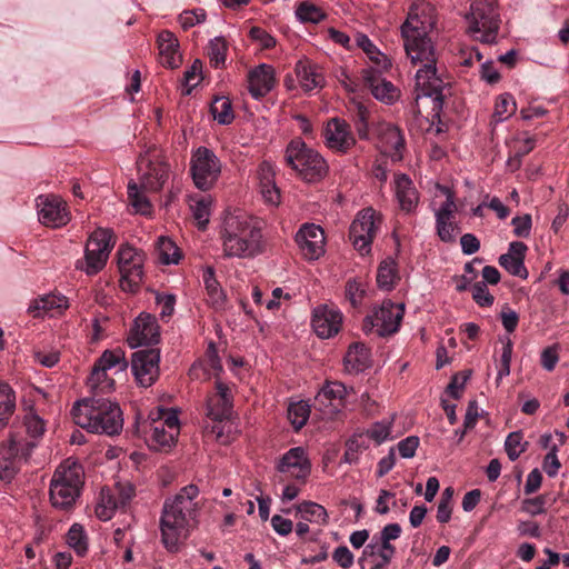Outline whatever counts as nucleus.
<instances>
[{
  "mask_svg": "<svg viewBox=\"0 0 569 569\" xmlns=\"http://www.w3.org/2000/svg\"><path fill=\"white\" fill-rule=\"evenodd\" d=\"M469 31L483 43L490 44L496 41L500 18L497 2H471L470 13L467 16Z\"/></svg>",
  "mask_w": 569,
  "mask_h": 569,
  "instance_id": "6e6552de",
  "label": "nucleus"
},
{
  "mask_svg": "<svg viewBox=\"0 0 569 569\" xmlns=\"http://www.w3.org/2000/svg\"><path fill=\"white\" fill-rule=\"evenodd\" d=\"M332 559L342 569H349L353 565V553L348 549L347 546H339L332 552Z\"/></svg>",
  "mask_w": 569,
  "mask_h": 569,
  "instance_id": "774afa93",
  "label": "nucleus"
},
{
  "mask_svg": "<svg viewBox=\"0 0 569 569\" xmlns=\"http://www.w3.org/2000/svg\"><path fill=\"white\" fill-rule=\"evenodd\" d=\"M277 470L305 483L311 472V462L302 447H293L279 459Z\"/></svg>",
  "mask_w": 569,
  "mask_h": 569,
  "instance_id": "dca6fc26",
  "label": "nucleus"
},
{
  "mask_svg": "<svg viewBox=\"0 0 569 569\" xmlns=\"http://www.w3.org/2000/svg\"><path fill=\"white\" fill-rule=\"evenodd\" d=\"M68 308L67 298L63 296L48 295L40 297L31 302L29 306V313L32 317H40L41 313H51L54 316L56 313H60L62 310Z\"/></svg>",
  "mask_w": 569,
  "mask_h": 569,
  "instance_id": "2f4dec72",
  "label": "nucleus"
},
{
  "mask_svg": "<svg viewBox=\"0 0 569 569\" xmlns=\"http://www.w3.org/2000/svg\"><path fill=\"white\" fill-rule=\"evenodd\" d=\"M24 426L27 428V432L32 438L41 437L46 430V423L43 419L32 410L24 416Z\"/></svg>",
  "mask_w": 569,
  "mask_h": 569,
  "instance_id": "6e6d98bb",
  "label": "nucleus"
},
{
  "mask_svg": "<svg viewBox=\"0 0 569 569\" xmlns=\"http://www.w3.org/2000/svg\"><path fill=\"white\" fill-rule=\"evenodd\" d=\"M296 16L303 23H318L326 18L323 10L313 2H300Z\"/></svg>",
  "mask_w": 569,
  "mask_h": 569,
  "instance_id": "a18cd8bd",
  "label": "nucleus"
},
{
  "mask_svg": "<svg viewBox=\"0 0 569 569\" xmlns=\"http://www.w3.org/2000/svg\"><path fill=\"white\" fill-rule=\"evenodd\" d=\"M67 543L80 557H83L88 551V537L83 527L79 523H73L67 533Z\"/></svg>",
  "mask_w": 569,
  "mask_h": 569,
  "instance_id": "a19ab883",
  "label": "nucleus"
},
{
  "mask_svg": "<svg viewBox=\"0 0 569 569\" xmlns=\"http://www.w3.org/2000/svg\"><path fill=\"white\" fill-rule=\"evenodd\" d=\"M399 279L395 259L387 258L379 264L377 271V283L380 289L388 291L392 290Z\"/></svg>",
  "mask_w": 569,
  "mask_h": 569,
  "instance_id": "c9c22d12",
  "label": "nucleus"
},
{
  "mask_svg": "<svg viewBox=\"0 0 569 569\" xmlns=\"http://www.w3.org/2000/svg\"><path fill=\"white\" fill-rule=\"evenodd\" d=\"M208 56L210 58V62L214 68H218L220 64L224 63L226 60V44L220 39H214L210 42Z\"/></svg>",
  "mask_w": 569,
  "mask_h": 569,
  "instance_id": "680f3d73",
  "label": "nucleus"
},
{
  "mask_svg": "<svg viewBox=\"0 0 569 569\" xmlns=\"http://www.w3.org/2000/svg\"><path fill=\"white\" fill-rule=\"evenodd\" d=\"M368 447L362 435H355L346 442V451L342 460L347 463H356L358 461V455L368 449Z\"/></svg>",
  "mask_w": 569,
  "mask_h": 569,
  "instance_id": "49530a36",
  "label": "nucleus"
},
{
  "mask_svg": "<svg viewBox=\"0 0 569 569\" xmlns=\"http://www.w3.org/2000/svg\"><path fill=\"white\" fill-rule=\"evenodd\" d=\"M301 518L306 521H316L326 523L328 519L327 510L319 503L313 501H303L296 507Z\"/></svg>",
  "mask_w": 569,
  "mask_h": 569,
  "instance_id": "79ce46f5",
  "label": "nucleus"
},
{
  "mask_svg": "<svg viewBox=\"0 0 569 569\" xmlns=\"http://www.w3.org/2000/svg\"><path fill=\"white\" fill-rule=\"evenodd\" d=\"M309 416L310 406L306 401L293 402L288 407V419L296 431L307 423Z\"/></svg>",
  "mask_w": 569,
  "mask_h": 569,
  "instance_id": "37998d69",
  "label": "nucleus"
},
{
  "mask_svg": "<svg viewBox=\"0 0 569 569\" xmlns=\"http://www.w3.org/2000/svg\"><path fill=\"white\" fill-rule=\"evenodd\" d=\"M160 341V327L157 318L147 312H142L136 319L130 330L128 342L131 347L153 346Z\"/></svg>",
  "mask_w": 569,
  "mask_h": 569,
  "instance_id": "f3484780",
  "label": "nucleus"
},
{
  "mask_svg": "<svg viewBox=\"0 0 569 569\" xmlns=\"http://www.w3.org/2000/svg\"><path fill=\"white\" fill-rule=\"evenodd\" d=\"M295 72L305 92L321 89L326 84L322 68L308 59L299 60L296 63Z\"/></svg>",
  "mask_w": 569,
  "mask_h": 569,
  "instance_id": "a878e982",
  "label": "nucleus"
},
{
  "mask_svg": "<svg viewBox=\"0 0 569 569\" xmlns=\"http://www.w3.org/2000/svg\"><path fill=\"white\" fill-rule=\"evenodd\" d=\"M436 24V7L432 2H412L408 18L401 26V34L408 58L413 64H421L416 73L417 101L431 98L432 111L439 113L449 91V82L439 73L436 50L429 37Z\"/></svg>",
  "mask_w": 569,
  "mask_h": 569,
  "instance_id": "f257e3e1",
  "label": "nucleus"
},
{
  "mask_svg": "<svg viewBox=\"0 0 569 569\" xmlns=\"http://www.w3.org/2000/svg\"><path fill=\"white\" fill-rule=\"evenodd\" d=\"M348 395L347 387L339 381H327L315 398V408L333 413L345 406Z\"/></svg>",
  "mask_w": 569,
  "mask_h": 569,
  "instance_id": "4be33fe9",
  "label": "nucleus"
},
{
  "mask_svg": "<svg viewBox=\"0 0 569 569\" xmlns=\"http://www.w3.org/2000/svg\"><path fill=\"white\" fill-rule=\"evenodd\" d=\"M140 186L143 190L159 191L168 178V166L162 160L141 156L138 161Z\"/></svg>",
  "mask_w": 569,
  "mask_h": 569,
  "instance_id": "2eb2a0df",
  "label": "nucleus"
},
{
  "mask_svg": "<svg viewBox=\"0 0 569 569\" xmlns=\"http://www.w3.org/2000/svg\"><path fill=\"white\" fill-rule=\"evenodd\" d=\"M380 140L385 152L393 160L400 161L405 150L406 141L399 128L392 124H386L380 132Z\"/></svg>",
  "mask_w": 569,
  "mask_h": 569,
  "instance_id": "c756f323",
  "label": "nucleus"
},
{
  "mask_svg": "<svg viewBox=\"0 0 569 569\" xmlns=\"http://www.w3.org/2000/svg\"><path fill=\"white\" fill-rule=\"evenodd\" d=\"M512 349H513V345H512L511 340L508 339L507 342L503 343L502 352H501V356L499 359L498 379L509 376V373H510V362H511Z\"/></svg>",
  "mask_w": 569,
  "mask_h": 569,
  "instance_id": "e2e57ef3",
  "label": "nucleus"
},
{
  "mask_svg": "<svg viewBox=\"0 0 569 569\" xmlns=\"http://www.w3.org/2000/svg\"><path fill=\"white\" fill-rule=\"evenodd\" d=\"M203 283L211 303L216 308H221L224 303V293L216 279L214 270L210 267L203 272Z\"/></svg>",
  "mask_w": 569,
  "mask_h": 569,
  "instance_id": "4c0bfd02",
  "label": "nucleus"
},
{
  "mask_svg": "<svg viewBox=\"0 0 569 569\" xmlns=\"http://www.w3.org/2000/svg\"><path fill=\"white\" fill-rule=\"evenodd\" d=\"M210 112L220 124H230L234 119L232 103L226 97H216L210 106Z\"/></svg>",
  "mask_w": 569,
  "mask_h": 569,
  "instance_id": "58836bf2",
  "label": "nucleus"
},
{
  "mask_svg": "<svg viewBox=\"0 0 569 569\" xmlns=\"http://www.w3.org/2000/svg\"><path fill=\"white\" fill-rule=\"evenodd\" d=\"M366 295V288L362 282L357 279H350L346 283V297L352 305L358 307Z\"/></svg>",
  "mask_w": 569,
  "mask_h": 569,
  "instance_id": "864d4df0",
  "label": "nucleus"
},
{
  "mask_svg": "<svg viewBox=\"0 0 569 569\" xmlns=\"http://www.w3.org/2000/svg\"><path fill=\"white\" fill-rule=\"evenodd\" d=\"M369 116L370 112L367 107L358 103L353 116V123L359 138L362 140L369 139Z\"/></svg>",
  "mask_w": 569,
  "mask_h": 569,
  "instance_id": "8fccbe9b",
  "label": "nucleus"
},
{
  "mask_svg": "<svg viewBox=\"0 0 569 569\" xmlns=\"http://www.w3.org/2000/svg\"><path fill=\"white\" fill-rule=\"evenodd\" d=\"M94 366L108 371L114 367H118L120 370H124L128 367V363L124 359V352L121 349H114L106 350L94 362Z\"/></svg>",
  "mask_w": 569,
  "mask_h": 569,
  "instance_id": "c03bdc74",
  "label": "nucleus"
},
{
  "mask_svg": "<svg viewBox=\"0 0 569 569\" xmlns=\"http://www.w3.org/2000/svg\"><path fill=\"white\" fill-rule=\"evenodd\" d=\"M204 19L206 11L203 9L184 10L179 16V22L184 30L204 21Z\"/></svg>",
  "mask_w": 569,
  "mask_h": 569,
  "instance_id": "0e129e2a",
  "label": "nucleus"
},
{
  "mask_svg": "<svg viewBox=\"0 0 569 569\" xmlns=\"http://www.w3.org/2000/svg\"><path fill=\"white\" fill-rule=\"evenodd\" d=\"M511 224L513 226V233L516 237L528 238L532 226L531 216L526 213L523 216L515 217L511 220Z\"/></svg>",
  "mask_w": 569,
  "mask_h": 569,
  "instance_id": "69168bd1",
  "label": "nucleus"
},
{
  "mask_svg": "<svg viewBox=\"0 0 569 569\" xmlns=\"http://www.w3.org/2000/svg\"><path fill=\"white\" fill-rule=\"evenodd\" d=\"M203 369L214 377L223 370L214 342H210L203 358Z\"/></svg>",
  "mask_w": 569,
  "mask_h": 569,
  "instance_id": "3c124183",
  "label": "nucleus"
},
{
  "mask_svg": "<svg viewBox=\"0 0 569 569\" xmlns=\"http://www.w3.org/2000/svg\"><path fill=\"white\" fill-rule=\"evenodd\" d=\"M472 299L479 307L492 306L495 298L489 292L486 282H476L471 287Z\"/></svg>",
  "mask_w": 569,
  "mask_h": 569,
  "instance_id": "5fc2aeb1",
  "label": "nucleus"
},
{
  "mask_svg": "<svg viewBox=\"0 0 569 569\" xmlns=\"http://www.w3.org/2000/svg\"><path fill=\"white\" fill-rule=\"evenodd\" d=\"M221 239L227 257L251 258L266 249L261 222L240 210L224 217Z\"/></svg>",
  "mask_w": 569,
  "mask_h": 569,
  "instance_id": "7ed1b4c3",
  "label": "nucleus"
},
{
  "mask_svg": "<svg viewBox=\"0 0 569 569\" xmlns=\"http://www.w3.org/2000/svg\"><path fill=\"white\" fill-rule=\"evenodd\" d=\"M160 350L148 348L132 353L131 370L139 386L148 388L159 378Z\"/></svg>",
  "mask_w": 569,
  "mask_h": 569,
  "instance_id": "f8f14e48",
  "label": "nucleus"
},
{
  "mask_svg": "<svg viewBox=\"0 0 569 569\" xmlns=\"http://www.w3.org/2000/svg\"><path fill=\"white\" fill-rule=\"evenodd\" d=\"M248 90L252 98L260 100L276 86L274 69L266 63L251 69L248 72Z\"/></svg>",
  "mask_w": 569,
  "mask_h": 569,
  "instance_id": "b1692460",
  "label": "nucleus"
},
{
  "mask_svg": "<svg viewBox=\"0 0 569 569\" xmlns=\"http://www.w3.org/2000/svg\"><path fill=\"white\" fill-rule=\"evenodd\" d=\"M16 409V395L12 388L0 382V428L7 426Z\"/></svg>",
  "mask_w": 569,
  "mask_h": 569,
  "instance_id": "e433bc0d",
  "label": "nucleus"
},
{
  "mask_svg": "<svg viewBox=\"0 0 569 569\" xmlns=\"http://www.w3.org/2000/svg\"><path fill=\"white\" fill-rule=\"evenodd\" d=\"M222 170L221 160L213 150L198 147L190 157V174L194 186L201 191L211 190L218 182Z\"/></svg>",
  "mask_w": 569,
  "mask_h": 569,
  "instance_id": "0eeeda50",
  "label": "nucleus"
},
{
  "mask_svg": "<svg viewBox=\"0 0 569 569\" xmlns=\"http://www.w3.org/2000/svg\"><path fill=\"white\" fill-rule=\"evenodd\" d=\"M456 210L453 194L449 193L446 201L435 213L436 232L442 242H455L457 234L460 232L459 224L456 221Z\"/></svg>",
  "mask_w": 569,
  "mask_h": 569,
  "instance_id": "a211bd4d",
  "label": "nucleus"
},
{
  "mask_svg": "<svg viewBox=\"0 0 569 569\" xmlns=\"http://www.w3.org/2000/svg\"><path fill=\"white\" fill-rule=\"evenodd\" d=\"M140 428H142L148 446L153 450L168 451L177 441L178 436L163 428V425H157L154 419L151 423L144 421L141 426L138 425V433H140Z\"/></svg>",
  "mask_w": 569,
  "mask_h": 569,
  "instance_id": "393cba45",
  "label": "nucleus"
},
{
  "mask_svg": "<svg viewBox=\"0 0 569 569\" xmlns=\"http://www.w3.org/2000/svg\"><path fill=\"white\" fill-rule=\"evenodd\" d=\"M212 198L209 194H192L189 197V207L197 221L198 228L204 230L211 214Z\"/></svg>",
  "mask_w": 569,
  "mask_h": 569,
  "instance_id": "72a5a7b5",
  "label": "nucleus"
},
{
  "mask_svg": "<svg viewBox=\"0 0 569 569\" xmlns=\"http://www.w3.org/2000/svg\"><path fill=\"white\" fill-rule=\"evenodd\" d=\"M296 242L303 256L316 260L323 254L325 233L321 227L313 223L303 224L296 234Z\"/></svg>",
  "mask_w": 569,
  "mask_h": 569,
  "instance_id": "412c9836",
  "label": "nucleus"
},
{
  "mask_svg": "<svg viewBox=\"0 0 569 569\" xmlns=\"http://www.w3.org/2000/svg\"><path fill=\"white\" fill-rule=\"evenodd\" d=\"M39 221L49 228H61L70 221L67 203L58 196L41 194L36 199Z\"/></svg>",
  "mask_w": 569,
  "mask_h": 569,
  "instance_id": "ddd939ff",
  "label": "nucleus"
},
{
  "mask_svg": "<svg viewBox=\"0 0 569 569\" xmlns=\"http://www.w3.org/2000/svg\"><path fill=\"white\" fill-rule=\"evenodd\" d=\"M214 393L208 396L207 416L216 421H223L231 416L233 395L231 388L217 379Z\"/></svg>",
  "mask_w": 569,
  "mask_h": 569,
  "instance_id": "aec40b11",
  "label": "nucleus"
},
{
  "mask_svg": "<svg viewBox=\"0 0 569 569\" xmlns=\"http://www.w3.org/2000/svg\"><path fill=\"white\" fill-rule=\"evenodd\" d=\"M395 191L401 210L411 212L416 209L419 201L418 191L407 174L395 176Z\"/></svg>",
  "mask_w": 569,
  "mask_h": 569,
  "instance_id": "c85d7f7f",
  "label": "nucleus"
},
{
  "mask_svg": "<svg viewBox=\"0 0 569 569\" xmlns=\"http://www.w3.org/2000/svg\"><path fill=\"white\" fill-rule=\"evenodd\" d=\"M325 144L337 153H348L357 143L350 124L340 118H331L322 132Z\"/></svg>",
  "mask_w": 569,
  "mask_h": 569,
  "instance_id": "4468645a",
  "label": "nucleus"
},
{
  "mask_svg": "<svg viewBox=\"0 0 569 569\" xmlns=\"http://www.w3.org/2000/svg\"><path fill=\"white\" fill-rule=\"evenodd\" d=\"M286 164L308 183L321 181L329 171L325 158L313 148L307 146L301 138L292 139L284 150Z\"/></svg>",
  "mask_w": 569,
  "mask_h": 569,
  "instance_id": "423d86ee",
  "label": "nucleus"
},
{
  "mask_svg": "<svg viewBox=\"0 0 569 569\" xmlns=\"http://www.w3.org/2000/svg\"><path fill=\"white\" fill-rule=\"evenodd\" d=\"M403 313L402 305L386 300L372 315L365 318L362 329L366 333L376 331L379 337L393 335L400 327Z\"/></svg>",
  "mask_w": 569,
  "mask_h": 569,
  "instance_id": "9d476101",
  "label": "nucleus"
},
{
  "mask_svg": "<svg viewBox=\"0 0 569 569\" xmlns=\"http://www.w3.org/2000/svg\"><path fill=\"white\" fill-rule=\"evenodd\" d=\"M362 79L377 100L391 104L399 98V89L392 82L381 78V74L373 68L363 69Z\"/></svg>",
  "mask_w": 569,
  "mask_h": 569,
  "instance_id": "5701e85b",
  "label": "nucleus"
},
{
  "mask_svg": "<svg viewBox=\"0 0 569 569\" xmlns=\"http://www.w3.org/2000/svg\"><path fill=\"white\" fill-rule=\"evenodd\" d=\"M128 196L131 200L132 206L142 214H146L150 211L151 204L150 201L143 196L136 183H129L128 186Z\"/></svg>",
  "mask_w": 569,
  "mask_h": 569,
  "instance_id": "603ef678",
  "label": "nucleus"
},
{
  "mask_svg": "<svg viewBox=\"0 0 569 569\" xmlns=\"http://www.w3.org/2000/svg\"><path fill=\"white\" fill-rule=\"evenodd\" d=\"M199 489L188 485L173 497L164 500L160 517L161 542L170 552H177L193 528L198 505L193 500Z\"/></svg>",
  "mask_w": 569,
  "mask_h": 569,
  "instance_id": "f03ea898",
  "label": "nucleus"
},
{
  "mask_svg": "<svg viewBox=\"0 0 569 569\" xmlns=\"http://www.w3.org/2000/svg\"><path fill=\"white\" fill-rule=\"evenodd\" d=\"M141 254H143L142 251H139L134 249L131 246H121L118 250V267L119 270L123 269V267H129L133 262V259L139 258Z\"/></svg>",
  "mask_w": 569,
  "mask_h": 569,
  "instance_id": "338daca9",
  "label": "nucleus"
},
{
  "mask_svg": "<svg viewBox=\"0 0 569 569\" xmlns=\"http://www.w3.org/2000/svg\"><path fill=\"white\" fill-rule=\"evenodd\" d=\"M87 387L91 392V397L100 398L114 389V380L108 377L106 370L93 366L92 371L87 379Z\"/></svg>",
  "mask_w": 569,
  "mask_h": 569,
  "instance_id": "f704fd0d",
  "label": "nucleus"
},
{
  "mask_svg": "<svg viewBox=\"0 0 569 569\" xmlns=\"http://www.w3.org/2000/svg\"><path fill=\"white\" fill-rule=\"evenodd\" d=\"M71 415L76 425L92 433L114 436L123 427L119 405L103 397H87L77 401Z\"/></svg>",
  "mask_w": 569,
  "mask_h": 569,
  "instance_id": "20e7f679",
  "label": "nucleus"
},
{
  "mask_svg": "<svg viewBox=\"0 0 569 569\" xmlns=\"http://www.w3.org/2000/svg\"><path fill=\"white\" fill-rule=\"evenodd\" d=\"M523 435L521 431H515L508 435L505 441V450L508 458L515 461L526 450L527 442L522 443Z\"/></svg>",
  "mask_w": 569,
  "mask_h": 569,
  "instance_id": "09e8293b",
  "label": "nucleus"
},
{
  "mask_svg": "<svg viewBox=\"0 0 569 569\" xmlns=\"http://www.w3.org/2000/svg\"><path fill=\"white\" fill-rule=\"evenodd\" d=\"M342 325V313L327 305H319L312 311L311 326L320 338H330L337 335Z\"/></svg>",
  "mask_w": 569,
  "mask_h": 569,
  "instance_id": "6ab92c4d",
  "label": "nucleus"
},
{
  "mask_svg": "<svg viewBox=\"0 0 569 569\" xmlns=\"http://www.w3.org/2000/svg\"><path fill=\"white\" fill-rule=\"evenodd\" d=\"M401 527L398 523H389L380 532V537H373L377 539L383 547V549L389 550L391 545V540H396L401 535Z\"/></svg>",
  "mask_w": 569,
  "mask_h": 569,
  "instance_id": "052dcab7",
  "label": "nucleus"
},
{
  "mask_svg": "<svg viewBox=\"0 0 569 569\" xmlns=\"http://www.w3.org/2000/svg\"><path fill=\"white\" fill-rule=\"evenodd\" d=\"M143 260L144 254H141L139 258H136V260L133 259L131 266L128 268L123 267V269L119 270L121 273L120 286L122 290L136 292L139 289L143 278Z\"/></svg>",
  "mask_w": 569,
  "mask_h": 569,
  "instance_id": "473e14b6",
  "label": "nucleus"
},
{
  "mask_svg": "<svg viewBox=\"0 0 569 569\" xmlns=\"http://www.w3.org/2000/svg\"><path fill=\"white\" fill-rule=\"evenodd\" d=\"M528 250L526 243L513 241L509 244V251L499 257V264L510 274L527 279L528 270L525 266V256Z\"/></svg>",
  "mask_w": 569,
  "mask_h": 569,
  "instance_id": "bb28decb",
  "label": "nucleus"
},
{
  "mask_svg": "<svg viewBox=\"0 0 569 569\" xmlns=\"http://www.w3.org/2000/svg\"><path fill=\"white\" fill-rule=\"evenodd\" d=\"M158 250L160 253V259L163 263H178L180 258V251L173 241L163 237L159 238Z\"/></svg>",
  "mask_w": 569,
  "mask_h": 569,
  "instance_id": "de8ad7c7",
  "label": "nucleus"
},
{
  "mask_svg": "<svg viewBox=\"0 0 569 569\" xmlns=\"http://www.w3.org/2000/svg\"><path fill=\"white\" fill-rule=\"evenodd\" d=\"M156 302L161 308L160 318L163 321H167L174 312L176 305V296L174 295H164L157 293Z\"/></svg>",
  "mask_w": 569,
  "mask_h": 569,
  "instance_id": "bf43d9fd",
  "label": "nucleus"
},
{
  "mask_svg": "<svg viewBox=\"0 0 569 569\" xmlns=\"http://www.w3.org/2000/svg\"><path fill=\"white\" fill-rule=\"evenodd\" d=\"M112 492L117 496V503L120 509H124L136 495L134 487L130 483H117Z\"/></svg>",
  "mask_w": 569,
  "mask_h": 569,
  "instance_id": "4d7b16f0",
  "label": "nucleus"
},
{
  "mask_svg": "<svg viewBox=\"0 0 569 569\" xmlns=\"http://www.w3.org/2000/svg\"><path fill=\"white\" fill-rule=\"evenodd\" d=\"M379 224L380 219L372 208L361 210L349 229V237L355 248L362 252H369Z\"/></svg>",
  "mask_w": 569,
  "mask_h": 569,
  "instance_id": "9b49d317",
  "label": "nucleus"
},
{
  "mask_svg": "<svg viewBox=\"0 0 569 569\" xmlns=\"http://www.w3.org/2000/svg\"><path fill=\"white\" fill-rule=\"evenodd\" d=\"M83 471L74 462L61 463L50 480L49 500L51 506L63 512H71L81 496Z\"/></svg>",
  "mask_w": 569,
  "mask_h": 569,
  "instance_id": "39448f33",
  "label": "nucleus"
},
{
  "mask_svg": "<svg viewBox=\"0 0 569 569\" xmlns=\"http://www.w3.org/2000/svg\"><path fill=\"white\" fill-rule=\"evenodd\" d=\"M160 63L170 69L179 68L182 57L179 52V41L169 30H162L157 37Z\"/></svg>",
  "mask_w": 569,
  "mask_h": 569,
  "instance_id": "cd10ccee",
  "label": "nucleus"
},
{
  "mask_svg": "<svg viewBox=\"0 0 569 569\" xmlns=\"http://www.w3.org/2000/svg\"><path fill=\"white\" fill-rule=\"evenodd\" d=\"M516 101L510 93H503L498 96L495 103L492 122L499 123L507 120L516 112Z\"/></svg>",
  "mask_w": 569,
  "mask_h": 569,
  "instance_id": "ea45409f",
  "label": "nucleus"
},
{
  "mask_svg": "<svg viewBox=\"0 0 569 569\" xmlns=\"http://www.w3.org/2000/svg\"><path fill=\"white\" fill-rule=\"evenodd\" d=\"M113 246V232L108 229L98 228L90 234L87 241L84 267L77 264V268L83 269L90 276L98 273L106 266Z\"/></svg>",
  "mask_w": 569,
  "mask_h": 569,
  "instance_id": "1a4fd4ad",
  "label": "nucleus"
},
{
  "mask_svg": "<svg viewBox=\"0 0 569 569\" xmlns=\"http://www.w3.org/2000/svg\"><path fill=\"white\" fill-rule=\"evenodd\" d=\"M547 498L540 495L535 498H528L522 501L521 510L531 516L542 515L546 512Z\"/></svg>",
  "mask_w": 569,
  "mask_h": 569,
  "instance_id": "13d9d810",
  "label": "nucleus"
},
{
  "mask_svg": "<svg viewBox=\"0 0 569 569\" xmlns=\"http://www.w3.org/2000/svg\"><path fill=\"white\" fill-rule=\"evenodd\" d=\"M370 349L365 343L353 342L343 358L345 369L349 373H358L370 367Z\"/></svg>",
  "mask_w": 569,
  "mask_h": 569,
  "instance_id": "7c9ffc66",
  "label": "nucleus"
}]
</instances>
